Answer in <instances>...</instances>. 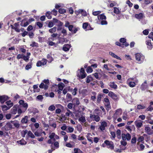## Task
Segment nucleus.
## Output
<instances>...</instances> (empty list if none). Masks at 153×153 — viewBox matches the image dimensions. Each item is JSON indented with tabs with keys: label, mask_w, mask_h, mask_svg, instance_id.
I'll return each instance as SVG.
<instances>
[{
	"label": "nucleus",
	"mask_w": 153,
	"mask_h": 153,
	"mask_svg": "<svg viewBox=\"0 0 153 153\" xmlns=\"http://www.w3.org/2000/svg\"><path fill=\"white\" fill-rule=\"evenodd\" d=\"M79 121L81 123H84L86 121L85 116L81 115V116L79 117Z\"/></svg>",
	"instance_id": "15"
},
{
	"label": "nucleus",
	"mask_w": 153,
	"mask_h": 153,
	"mask_svg": "<svg viewBox=\"0 0 153 153\" xmlns=\"http://www.w3.org/2000/svg\"><path fill=\"white\" fill-rule=\"evenodd\" d=\"M121 134V131L120 129H118L116 131L117 137L118 139H120Z\"/></svg>",
	"instance_id": "31"
},
{
	"label": "nucleus",
	"mask_w": 153,
	"mask_h": 153,
	"mask_svg": "<svg viewBox=\"0 0 153 153\" xmlns=\"http://www.w3.org/2000/svg\"><path fill=\"white\" fill-rule=\"evenodd\" d=\"M28 117L27 116H25L24 117L22 118L21 122L23 124H26L27 122Z\"/></svg>",
	"instance_id": "16"
},
{
	"label": "nucleus",
	"mask_w": 153,
	"mask_h": 153,
	"mask_svg": "<svg viewBox=\"0 0 153 153\" xmlns=\"http://www.w3.org/2000/svg\"><path fill=\"white\" fill-rule=\"evenodd\" d=\"M29 56H26L25 55H24L23 56V59L26 61V62H27L28 61L29 58Z\"/></svg>",
	"instance_id": "57"
},
{
	"label": "nucleus",
	"mask_w": 153,
	"mask_h": 153,
	"mask_svg": "<svg viewBox=\"0 0 153 153\" xmlns=\"http://www.w3.org/2000/svg\"><path fill=\"white\" fill-rule=\"evenodd\" d=\"M92 94L94 95L92 96H91V100H92L93 101H94L96 99V93L95 92H92Z\"/></svg>",
	"instance_id": "30"
},
{
	"label": "nucleus",
	"mask_w": 153,
	"mask_h": 153,
	"mask_svg": "<svg viewBox=\"0 0 153 153\" xmlns=\"http://www.w3.org/2000/svg\"><path fill=\"white\" fill-rule=\"evenodd\" d=\"M122 140H129L131 138V136L129 133H127L126 134H122Z\"/></svg>",
	"instance_id": "5"
},
{
	"label": "nucleus",
	"mask_w": 153,
	"mask_h": 153,
	"mask_svg": "<svg viewBox=\"0 0 153 153\" xmlns=\"http://www.w3.org/2000/svg\"><path fill=\"white\" fill-rule=\"evenodd\" d=\"M102 97V95L101 94H98L97 99V100L98 102H100L101 101Z\"/></svg>",
	"instance_id": "42"
},
{
	"label": "nucleus",
	"mask_w": 153,
	"mask_h": 153,
	"mask_svg": "<svg viewBox=\"0 0 153 153\" xmlns=\"http://www.w3.org/2000/svg\"><path fill=\"white\" fill-rule=\"evenodd\" d=\"M86 74L85 73H78L77 75L79 79H84L86 77Z\"/></svg>",
	"instance_id": "11"
},
{
	"label": "nucleus",
	"mask_w": 153,
	"mask_h": 153,
	"mask_svg": "<svg viewBox=\"0 0 153 153\" xmlns=\"http://www.w3.org/2000/svg\"><path fill=\"white\" fill-rule=\"evenodd\" d=\"M107 126L106 123L105 121L101 123V126L100 127V129L101 131H103L105 129V127Z\"/></svg>",
	"instance_id": "12"
},
{
	"label": "nucleus",
	"mask_w": 153,
	"mask_h": 153,
	"mask_svg": "<svg viewBox=\"0 0 153 153\" xmlns=\"http://www.w3.org/2000/svg\"><path fill=\"white\" fill-rule=\"evenodd\" d=\"M101 24L102 25H106L107 24V22L105 20H102L101 22Z\"/></svg>",
	"instance_id": "61"
},
{
	"label": "nucleus",
	"mask_w": 153,
	"mask_h": 153,
	"mask_svg": "<svg viewBox=\"0 0 153 153\" xmlns=\"http://www.w3.org/2000/svg\"><path fill=\"white\" fill-rule=\"evenodd\" d=\"M19 106L18 105H15L11 109L10 112L11 114H15L17 112L18 108H19Z\"/></svg>",
	"instance_id": "7"
},
{
	"label": "nucleus",
	"mask_w": 153,
	"mask_h": 153,
	"mask_svg": "<svg viewBox=\"0 0 153 153\" xmlns=\"http://www.w3.org/2000/svg\"><path fill=\"white\" fill-rule=\"evenodd\" d=\"M68 131H67L68 132L72 133L73 132L74 130V128L72 127H69L68 128Z\"/></svg>",
	"instance_id": "55"
},
{
	"label": "nucleus",
	"mask_w": 153,
	"mask_h": 153,
	"mask_svg": "<svg viewBox=\"0 0 153 153\" xmlns=\"http://www.w3.org/2000/svg\"><path fill=\"white\" fill-rule=\"evenodd\" d=\"M99 73H96L93 74V75L94 76V77L97 79L99 80L100 79V77L99 74Z\"/></svg>",
	"instance_id": "46"
},
{
	"label": "nucleus",
	"mask_w": 153,
	"mask_h": 153,
	"mask_svg": "<svg viewBox=\"0 0 153 153\" xmlns=\"http://www.w3.org/2000/svg\"><path fill=\"white\" fill-rule=\"evenodd\" d=\"M24 56L23 54H19L17 56V58L18 59H19L21 58L23 59Z\"/></svg>",
	"instance_id": "60"
},
{
	"label": "nucleus",
	"mask_w": 153,
	"mask_h": 153,
	"mask_svg": "<svg viewBox=\"0 0 153 153\" xmlns=\"http://www.w3.org/2000/svg\"><path fill=\"white\" fill-rule=\"evenodd\" d=\"M114 12L116 14H118L120 12V11L119 10V9L116 7L114 8Z\"/></svg>",
	"instance_id": "33"
},
{
	"label": "nucleus",
	"mask_w": 153,
	"mask_h": 153,
	"mask_svg": "<svg viewBox=\"0 0 153 153\" xmlns=\"http://www.w3.org/2000/svg\"><path fill=\"white\" fill-rule=\"evenodd\" d=\"M59 12L60 14H63L66 12V10L63 8H60L59 10Z\"/></svg>",
	"instance_id": "49"
},
{
	"label": "nucleus",
	"mask_w": 153,
	"mask_h": 153,
	"mask_svg": "<svg viewBox=\"0 0 153 153\" xmlns=\"http://www.w3.org/2000/svg\"><path fill=\"white\" fill-rule=\"evenodd\" d=\"M109 85L112 88L116 89L117 88V85L114 82H110L109 84Z\"/></svg>",
	"instance_id": "18"
},
{
	"label": "nucleus",
	"mask_w": 153,
	"mask_h": 153,
	"mask_svg": "<svg viewBox=\"0 0 153 153\" xmlns=\"http://www.w3.org/2000/svg\"><path fill=\"white\" fill-rule=\"evenodd\" d=\"M72 102L74 105V107L78 106L80 104V102L79 99L76 97L74 98L72 100Z\"/></svg>",
	"instance_id": "6"
},
{
	"label": "nucleus",
	"mask_w": 153,
	"mask_h": 153,
	"mask_svg": "<svg viewBox=\"0 0 153 153\" xmlns=\"http://www.w3.org/2000/svg\"><path fill=\"white\" fill-rule=\"evenodd\" d=\"M56 27H54L53 28L49 29V31L50 33H53L54 32H55L56 31Z\"/></svg>",
	"instance_id": "37"
},
{
	"label": "nucleus",
	"mask_w": 153,
	"mask_h": 153,
	"mask_svg": "<svg viewBox=\"0 0 153 153\" xmlns=\"http://www.w3.org/2000/svg\"><path fill=\"white\" fill-rule=\"evenodd\" d=\"M73 105H74L72 103H69L68 104L67 107L69 109H71L72 108Z\"/></svg>",
	"instance_id": "56"
},
{
	"label": "nucleus",
	"mask_w": 153,
	"mask_h": 153,
	"mask_svg": "<svg viewBox=\"0 0 153 153\" xmlns=\"http://www.w3.org/2000/svg\"><path fill=\"white\" fill-rule=\"evenodd\" d=\"M149 33V30L148 29L145 30L143 31V34L146 35H147Z\"/></svg>",
	"instance_id": "63"
},
{
	"label": "nucleus",
	"mask_w": 153,
	"mask_h": 153,
	"mask_svg": "<svg viewBox=\"0 0 153 153\" xmlns=\"http://www.w3.org/2000/svg\"><path fill=\"white\" fill-rule=\"evenodd\" d=\"M137 141V138L135 137H133L131 140V143H135Z\"/></svg>",
	"instance_id": "54"
},
{
	"label": "nucleus",
	"mask_w": 153,
	"mask_h": 153,
	"mask_svg": "<svg viewBox=\"0 0 153 153\" xmlns=\"http://www.w3.org/2000/svg\"><path fill=\"white\" fill-rule=\"evenodd\" d=\"M136 59L138 61L140 60L141 55L140 53L136 54L135 55Z\"/></svg>",
	"instance_id": "38"
},
{
	"label": "nucleus",
	"mask_w": 153,
	"mask_h": 153,
	"mask_svg": "<svg viewBox=\"0 0 153 153\" xmlns=\"http://www.w3.org/2000/svg\"><path fill=\"white\" fill-rule=\"evenodd\" d=\"M13 123L14 126L17 128H18L19 126V124L17 121H13Z\"/></svg>",
	"instance_id": "32"
},
{
	"label": "nucleus",
	"mask_w": 153,
	"mask_h": 153,
	"mask_svg": "<svg viewBox=\"0 0 153 153\" xmlns=\"http://www.w3.org/2000/svg\"><path fill=\"white\" fill-rule=\"evenodd\" d=\"M101 12L100 11H97L93 12L92 14L93 15L95 16H98L99 14L101 13Z\"/></svg>",
	"instance_id": "40"
},
{
	"label": "nucleus",
	"mask_w": 153,
	"mask_h": 153,
	"mask_svg": "<svg viewBox=\"0 0 153 153\" xmlns=\"http://www.w3.org/2000/svg\"><path fill=\"white\" fill-rule=\"evenodd\" d=\"M145 130L146 132L149 134H151L152 133H151V130L150 128L148 126H146L145 127Z\"/></svg>",
	"instance_id": "19"
},
{
	"label": "nucleus",
	"mask_w": 153,
	"mask_h": 153,
	"mask_svg": "<svg viewBox=\"0 0 153 153\" xmlns=\"http://www.w3.org/2000/svg\"><path fill=\"white\" fill-rule=\"evenodd\" d=\"M61 32L63 34L64 36H66L67 35L66 30L64 28L62 29Z\"/></svg>",
	"instance_id": "62"
},
{
	"label": "nucleus",
	"mask_w": 153,
	"mask_h": 153,
	"mask_svg": "<svg viewBox=\"0 0 153 153\" xmlns=\"http://www.w3.org/2000/svg\"><path fill=\"white\" fill-rule=\"evenodd\" d=\"M28 105L27 103H24L21 106V107H22L24 108V110L25 111L28 108Z\"/></svg>",
	"instance_id": "34"
},
{
	"label": "nucleus",
	"mask_w": 153,
	"mask_h": 153,
	"mask_svg": "<svg viewBox=\"0 0 153 153\" xmlns=\"http://www.w3.org/2000/svg\"><path fill=\"white\" fill-rule=\"evenodd\" d=\"M135 123L136 126L139 128L141 127L143 125L142 121L141 122H138L135 121Z\"/></svg>",
	"instance_id": "29"
},
{
	"label": "nucleus",
	"mask_w": 153,
	"mask_h": 153,
	"mask_svg": "<svg viewBox=\"0 0 153 153\" xmlns=\"http://www.w3.org/2000/svg\"><path fill=\"white\" fill-rule=\"evenodd\" d=\"M90 118L92 119L94 118L93 120H95L97 122H99L100 120V117L98 115L90 114Z\"/></svg>",
	"instance_id": "8"
},
{
	"label": "nucleus",
	"mask_w": 153,
	"mask_h": 153,
	"mask_svg": "<svg viewBox=\"0 0 153 153\" xmlns=\"http://www.w3.org/2000/svg\"><path fill=\"white\" fill-rule=\"evenodd\" d=\"M122 110L121 109H119L117 110L115 113L114 114V116H115V115L118 114L119 113H122Z\"/></svg>",
	"instance_id": "47"
},
{
	"label": "nucleus",
	"mask_w": 153,
	"mask_h": 153,
	"mask_svg": "<svg viewBox=\"0 0 153 153\" xmlns=\"http://www.w3.org/2000/svg\"><path fill=\"white\" fill-rule=\"evenodd\" d=\"M128 84L129 86L131 87H133L135 85V82H130Z\"/></svg>",
	"instance_id": "51"
},
{
	"label": "nucleus",
	"mask_w": 153,
	"mask_h": 153,
	"mask_svg": "<svg viewBox=\"0 0 153 153\" xmlns=\"http://www.w3.org/2000/svg\"><path fill=\"white\" fill-rule=\"evenodd\" d=\"M6 103L7 105L10 108L13 105V103L11 102L10 100L9 101H7L6 102Z\"/></svg>",
	"instance_id": "25"
},
{
	"label": "nucleus",
	"mask_w": 153,
	"mask_h": 153,
	"mask_svg": "<svg viewBox=\"0 0 153 153\" xmlns=\"http://www.w3.org/2000/svg\"><path fill=\"white\" fill-rule=\"evenodd\" d=\"M27 135L29 137H30L32 138H34L35 136L30 131H29L27 132Z\"/></svg>",
	"instance_id": "26"
},
{
	"label": "nucleus",
	"mask_w": 153,
	"mask_h": 153,
	"mask_svg": "<svg viewBox=\"0 0 153 153\" xmlns=\"http://www.w3.org/2000/svg\"><path fill=\"white\" fill-rule=\"evenodd\" d=\"M78 13L79 14H81L82 16H87V13L85 11H84L83 10H78Z\"/></svg>",
	"instance_id": "21"
},
{
	"label": "nucleus",
	"mask_w": 153,
	"mask_h": 153,
	"mask_svg": "<svg viewBox=\"0 0 153 153\" xmlns=\"http://www.w3.org/2000/svg\"><path fill=\"white\" fill-rule=\"evenodd\" d=\"M47 63V60L45 59H43L42 61H39V66L45 65Z\"/></svg>",
	"instance_id": "22"
},
{
	"label": "nucleus",
	"mask_w": 153,
	"mask_h": 153,
	"mask_svg": "<svg viewBox=\"0 0 153 153\" xmlns=\"http://www.w3.org/2000/svg\"><path fill=\"white\" fill-rule=\"evenodd\" d=\"M125 141V140H123L121 141H120L121 144L123 146H126L127 144V143Z\"/></svg>",
	"instance_id": "59"
},
{
	"label": "nucleus",
	"mask_w": 153,
	"mask_h": 153,
	"mask_svg": "<svg viewBox=\"0 0 153 153\" xmlns=\"http://www.w3.org/2000/svg\"><path fill=\"white\" fill-rule=\"evenodd\" d=\"M64 85V84L62 83L61 84H59L58 86L59 90L60 91H62L63 89Z\"/></svg>",
	"instance_id": "41"
},
{
	"label": "nucleus",
	"mask_w": 153,
	"mask_h": 153,
	"mask_svg": "<svg viewBox=\"0 0 153 153\" xmlns=\"http://www.w3.org/2000/svg\"><path fill=\"white\" fill-rule=\"evenodd\" d=\"M31 68V64H27L26 65L25 67V69L26 70H28L30 68Z\"/></svg>",
	"instance_id": "64"
},
{
	"label": "nucleus",
	"mask_w": 153,
	"mask_h": 153,
	"mask_svg": "<svg viewBox=\"0 0 153 153\" xmlns=\"http://www.w3.org/2000/svg\"><path fill=\"white\" fill-rule=\"evenodd\" d=\"M1 107L2 110L3 111H7L10 109L9 107L5 105H2Z\"/></svg>",
	"instance_id": "28"
},
{
	"label": "nucleus",
	"mask_w": 153,
	"mask_h": 153,
	"mask_svg": "<svg viewBox=\"0 0 153 153\" xmlns=\"http://www.w3.org/2000/svg\"><path fill=\"white\" fill-rule=\"evenodd\" d=\"M93 80V78L91 76H88L86 78V82L87 83H89L91 81Z\"/></svg>",
	"instance_id": "27"
},
{
	"label": "nucleus",
	"mask_w": 153,
	"mask_h": 153,
	"mask_svg": "<svg viewBox=\"0 0 153 153\" xmlns=\"http://www.w3.org/2000/svg\"><path fill=\"white\" fill-rule=\"evenodd\" d=\"M74 153H82V152L78 148H74Z\"/></svg>",
	"instance_id": "39"
},
{
	"label": "nucleus",
	"mask_w": 153,
	"mask_h": 153,
	"mask_svg": "<svg viewBox=\"0 0 153 153\" xmlns=\"http://www.w3.org/2000/svg\"><path fill=\"white\" fill-rule=\"evenodd\" d=\"M92 69L90 67H88L86 70V71L87 73H91L92 72Z\"/></svg>",
	"instance_id": "52"
},
{
	"label": "nucleus",
	"mask_w": 153,
	"mask_h": 153,
	"mask_svg": "<svg viewBox=\"0 0 153 153\" xmlns=\"http://www.w3.org/2000/svg\"><path fill=\"white\" fill-rule=\"evenodd\" d=\"M146 85L144 84H142L140 88L142 91L144 90L147 88Z\"/></svg>",
	"instance_id": "43"
},
{
	"label": "nucleus",
	"mask_w": 153,
	"mask_h": 153,
	"mask_svg": "<svg viewBox=\"0 0 153 153\" xmlns=\"http://www.w3.org/2000/svg\"><path fill=\"white\" fill-rule=\"evenodd\" d=\"M45 23L46 25L48 24V27H52L54 25L52 22L49 21H47Z\"/></svg>",
	"instance_id": "24"
},
{
	"label": "nucleus",
	"mask_w": 153,
	"mask_h": 153,
	"mask_svg": "<svg viewBox=\"0 0 153 153\" xmlns=\"http://www.w3.org/2000/svg\"><path fill=\"white\" fill-rule=\"evenodd\" d=\"M21 108V107H19V108H18L17 111L18 112V113L19 114H21L22 113L24 112L25 111L24 110H22V109L20 108Z\"/></svg>",
	"instance_id": "45"
},
{
	"label": "nucleus",
	"mask_w": 153,
	"mask_h": 153,
	"mask_svg": "<svg viewBox=\"0 0 153 153\" xmlns=\"http://www.w3.org/2000/svg\"><path fill=\"white\" fill-rule=\"evenodd\" d=\"M104 143L106 145L109 146L108 147V148L112 150L114 149V144L112 142L109 141L108 140H105L104 142Z\"/></svg>",
	"instance_id": "4"
},
{
	"label": "nucleus",
	"mask_w": 153,
	"mask_h": 153,
	"mask_svg": "<svg viewBox=\"0 0 153 153\" xmlns=\"http://www.w3.org/2000/svg\"><path fill=\"white\" fill-rule=\"evenodd\" d=\"M116 45H117L120 46L122 48L125 46H127L129 44L126 42V39H120V42H116L115 43Z\"/></svg>",
	"instance_id": "2"
},
{
	"label": "nucleus",
	"mask_w": 153,
	"mask_h": 153,
	"mask_svg": "<svg viewBox=\"0 0 153 153\" xmlns=\"http://www.w3.org/2000/svg\"><path fill=\"white\" fill-rule=\"evenodd\" d=\"M97 18L99 20H106V16L103 13L98 15L97 16Z\"/></svg>",
	"instance_id": "13"
},
{
	"label": "nucleus",
	"mask_w": 153,
	"mask_h": 153,
	"mask_svg": "<svg viewBox=\"0 0 153 153\" xmlns=\"http://www.w3.org/2000/svg\"><path fill=\"white\" fill-rule=\"evenodd\" d=\"M70 47V45L68 44H65L63 46V50L64 51H66L69 50Z\"/></svg>",
	"instance_id": "14"
},
{
	"label": "nucleus",
	"mask_w": 153,
	"mask_h": 153,
	"mask_svg": "<svg viewBox=\"0 0 153 153\" xmlns=\"http://www.w3.org/2000/svg\"><path fill=\"white\" fill-rule=\"evenodd\" d=\"M144 16V15L143 13H140L139 14H136L134 15L135 17L138 19H142Z\"/></svg>",
	"instance_id": "9"
},
{
	"label": "nucleus",
	"mask_w": 153,
	"mask_h": 153,
	"mask_svg": "<svg viewBox=\"0 0 153 153\" xmlns=\"http://www.w3.org/2000/svg\"><path fill=\"white\" fill-rule=\"evenodd\" d=\"M51 14L55 16H56L57 14V11L55 9H54L51 12Z\"/></svg>",
	"instance_id": "48"
},
{
	"label": "nucleus",
	"mask_w": 153,
	"mask_h": 153,
	"mask_svg": "<svg viewBox=\"0 0 153 153\" xmlns=\"http://www.w3.org/2000/svg\"><path fill=\"white\" fill-rule=\"evenodd\" d=\"M55 108V106L54 105H52L48 108V110L51 111H54Z\"/></svg>",
	"instance_id": "35"
},
{
	"label": "nucleus",
	"mask_w": 153,
	"mask_h": 153,
	"mask_svg": "<svg viewBox=\"0 0 153 153\" xmlns=\"http://www.w3.org/2000/svg\"><path fill=\"white\" fill-rule=\"evenodd\" d=\"M146 44L148 45L147 47L149 49H151L152 48V45L151 42L150 40H148L146 41Z\"/></svg>",
	"instance_id": "20"
},
{
	"label": "nucleus",
	"mask_w": 153,
	"mask_h": 153,
	"mask_svg": "<svg viewBox=\"0 0 153 153\" xmlns=\"http://www.w3.org/2000/svg\"><path fill=\"white\" fill-rule=\"evenodd\" d=\"M51 12L49 11H47L46 13L45 16L48 19H51L52 18V16L51 15Z\"/></svg>",
	"instance_id": "23"
},
{
	"label": "nucleus",
	"mask_w": 153,
	"mask_h": 153,
	"mask_svg": "<svg viewBox=\"0 0 153 153\" xmlns=\"http://www.w3.org/2000/svg\"><path fill=\"white\" fill-rule=\"evenodd\" d=\"M86 29L87 30H93L94 28H93L91 27L90 24L88 23V27H87Z\"/></svg>",
	"instance_id": "58"
},
{
	"label": "nucleus",
	"mask_w": 153,
	"mask_h": 153,
	"mask_svg": "<svg viewBox=\"0 0 153 153\" xmlns=\"http://www.w3.org/2000/svg\"><path fill=\"white\" fill-rule=\"evenodd\" d=\"M108 95L111 97L114 100H117V95L111 91H110L109 92Z\"/></svg>",
	"instance_id": "10"
},
{
	"label": "nucleus",
	"mask_w": 153,
	"mask_h": 153,
	"mask_svg": "<svg viewBox=\"0 0 153 153\" xmlns=\"http://www.w3.org/2000/svg\"><path fill=\"white\" fill-rule=\"evenodd\" d=\"M17 143L18 144L22 145L26 144L27 142L23 139H22L20 140L17 141Z\"/></svg>",
	"instance_id": "17"
},
{
	"label": "nucleus",
	"mask_w": 153,
	"mask_h": 153,
	"mask_svg": "<svg viewBox=\"0 0 153 153\" xmlns=\"http://www.w3.org/2000/svg\"><path fill=\"white\" fill-rule=\"evenodd\" d=\"M146 108L145 106L141 105H138L137 106V108L138 109H143Z\"/></svg>",
	"instance_id": "44"
},
{
	"label": "nucleus",
	"mask_w": 153,
	"mask_h": 153,
	"mask_svg": "<svg viewBox=\"0 0 153 153\" xmlns=\"http://www.w3.org/2000/svg\"><path fill=\"white\" fill-rule=\"evenodd\" d=\"M9 99V97L6 95L0 96V102L1 104H3L5 102L7 101Z\"/></svg>",
	"instance_id": "3"
},
{
	"label": "nucleus",
	"mask_w": 153,
	"mask_h": 153,
	"mask_svg": "<svg viewBox=\"0 0 153 153\" xmlns=\"http://www.w3.org/2000/svg\"><path fill=\"white\" fill-rule=\"evenodd\" d=\"M43 82H42L39 86L40 88H44L45 90L48 89V85L50 84L49 80L48 79H45L43 81Z\"/></svg>",
	"instance_id": "1"
},
{
	"label": "nucleus",
	"mask_w": 153,
	"mask_h": 153,
	"mask_svg": "<svg viewBox=\"0 0 153 153\" xmlns=\"http://www.w3.org/2000/svg\"><path fill=\"white\" fill-rule=\"evenodd\" d=\"M144 138L143 136H140L137 139V141L138 142H142L144 140Z\"/></svg>",
	"instance_id": "36"
},
{
	"label": "nucleus",
	"mask_w": 153,
	"mask_h": 153,
	"mask_svg": "<svg viewBox=\"0 0 153 153\" xmlns=\"http://www.w3.org/2000/svg\"><path fill=\"white\" fill-rule=\"evenodd\" d=\"M88 23L87 22H85L83 23L82 25V27L84 29H86L88 27Z\"/></svg>",
	"instance_id": "50"
},
{
	"label": "nucleus",
	"mask_w": 153,
	"mask_h": 153,
	"mask_svg": "<svg viewBox=\"0 0 153 153\" xmlns=\"http://www.w3.org/2000/svg\"><path fill=\"white\" fill-rule=\"evenodd\" d=\"M126 4L128 5L130 7H131L132 6V3H131L129 0H127L126 1Z\"/></svg>",
	"instance_id": "53"
}]
</instances>
